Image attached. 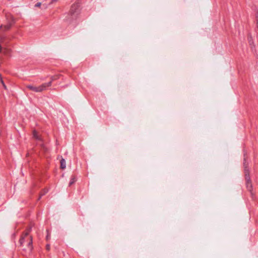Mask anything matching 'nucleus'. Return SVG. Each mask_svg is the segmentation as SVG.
Segmentation results:
<instances>
[{
    "label": "nucleus",
    "mask_w": 258,
    "mask_h": 258,
    "mask_svg": "<svg viewBox=\"0 0 258 258\" xmlns=\"http://www.w3.org/2000/svg\"><path fill=\"white\" fill-rule=\"evenodd\" d=\"M80 7L79 3H75L72 5L71 9L65 18L67 22L71 23L77 19L80 13Z\"/></svg>",
    "instance_id": "obj_1"
},
{
    "label": "nucleus",
    "mask_w": 258,
    "mask_h": 258,
    "mask_svg": "<svg viewBox=\"0 0 258 258\" xmlns=\"http://www.w3.org/2000/svg\"><path fill=\"white\" fill-rule=\"evenodd\" d=\"M243 166H244V168L245 179L246 180V188L248 189V190H249L252 194L251 191H252V186L251 182L250 180L249 172V170L248 168V163H246L245 158L244 159Z\"/></svg>",
    "instance_id": "obj_2"
},
{
    "label": "nucleus",
    "mask_w": 258,
    "mask_h": 258,
    "mask_svg": "<svg viewBox=\"0 0 258 258\" xmlns=\"http://www.w3.org/2000/svg\"><path fill=\"white\" fill-rule=\"evenodd\" d=\"M51 86V82H49L48 83H45L39 86L38 87H35L34 86L32 85H28L26 86V88L28 89L32 90L35 92H41L45 90L46 89Z\"/></svg>",
    "instance_id": "obj_3"
},
{
    "label": "nucleus",
    "mask_w": 258,
    "mask_h": 258,
    "mask_svg": "<svg viewBox=\"0 0 258 258\" xmlns=\"http://www.w3.org/2000/svg\"><path fill=\"white\" fill-rule=\"evenodd\" d=\"M31 227H29L26 232H25L21 236V238L19 240V243L21 246L23 245L25 241V239L28 236L29 232L31 230Z\"/></svg>",
    "instance_id": "obj_4"
},
{
    "label": "nucleus",
    "mask_w": 258,
    "mask_h": 258,
    "mask_svg": "<svg viewBox=\"0 0 258 258\" xmlns=\"http://www.w3.org/2000/svg\"><path fill=\"white\" fill-rule=\"evenodd\" d=\"M28 239L29 240L27 243V246L29 250L30 251H31L33 249V246H32V236H29Z\"/></svg>",
    "instance_id": "obj_5"
},
{
    "label": "nucleus",
    "mask_w": 258,
    "mask_h": 258,
    "mask_svg": "<svg viewBox=\"0 0 258 258\" xmlns=\"http://www.w3.org/2000/svg\"><path fill=\"white\" fill-rule=\"evenodd\" d=\"M33 137L37 140H41V137L38 135V133L35 130L33 131Z\"/></svg>",
    "instance_id": "obj_6"
},
{
    "label": "nucleus",
    "mask_w": 258,
    "mask_h": 258,
    "mask_svg": "<svg viewBox=\"0 0 258 258\" xmlns=\"http://www.w3.org/2000/svg\"><path fill=\"white\" fill-rule=\"evenodd\" d=\"M248 43H249V45L250 46H251V47H252V46L254 47V41L253 40V39H252L251 35H249L248 36Z\"/></svg>",
    "instance_id": "obj_7"
},
{
    "label": "nucleus",
    "mask_w": 258,
    "mask_h": 258,
    "mask_svg": "<svg viewBox=\"0 0 258 258\" xmlns=\"http://www.w3.org/2000/svg\"><path fill=\"white\" fill-rule=\"evenodd\" d=\"M60 168L62 169H64L66 167V161L63 158H61L60 161Z\"/></svg>",
    "instance_id": "obj_8"
},
{
    "label": "nucleus",
    "mask_w": 258,
    "mask_h": 258,
    "mask_svg": "<svg viewBox=\"0 0 258 258\" xmlns=\"http://www.w3.org/2000/svg\"><path fill=\"white\" fill-rule=\"evenodd\" d=\"M77 180V179L75 176H72L71 178V180L69 182V186L72 185L73 184H74Z\"/></svg>",
    "instance_id": "obj_9"
},
{
    "label": "nucleus",
    "mask_w": 258,
    "mask_h": 258,
    "mask_svg": "<svg viewBox=\"0 0 258 258\" xmlns=\"http://www.w3.org/2000/svg\"><path fill=\"white\" fill-rule=\"evenodd\" d=\"M48 191L47 189H43V191L41 193L40 196H39L38 200H40L41 197L46 194Z\"/></svg>",
    "instance_id": "obj_10"
},
{
    "label": "nucleus",
    "mask_w": 258,
    "mask_h": 258,
    "mask_svg": "<svg viewBox=\"0 0 258 258\" xmlns=\"http://www.w3.org/2000/svg\"><path fill=\"white\" fill-rule=\"evenodd\" d=\"M12 25L11 24H7V25H5L4 26V30L6 31L10 29Z\"/></svg>",
    "instance_id": "obj_11"
},
{
    "label": "nucleus",
    "mask_w": 258,
    "mask_h": 258,
    "mask_svg": "<svg viewBox=\"0 0 258 258\" xmlns=\"http://www.w3.org/2000/svg\"><path fill=\"white\" fill-rule=\"evenodd\" d=\"M57 78H58V76H52L51 77V81L50 82H51V83H52L53 81L57 79Z\"/></svg>",
    "instance_id": "obj_12"
},
{
    "label": "nucleus",
    "mask_w": 258,
    "mask_h": 258,
    "mask_svg": "<svg viewBox=\"0 0 258 258\" xmlns=\"http://www.w3.org/2000/svg\"><path fill=\"white\" fill-rule=\"evenodd\" d=\"M1 82L2 84L3 85L4 88H5V89H7V87H6V86L4 81H3V80H2Z\"/></svg>",
    "instance_id": "obj_13"
},
{
    "label": "nucleus",
    "mask_w": 258,
    "mask_h": 258,
    "mask_svg": "<svg viewBox=\"0 0 258 258\" xmlns=\"http://www.w3.org/2000/svg\"><path fill=\"white\" fill-rule=\"evenodd\" d=\"M41 3H37L35 5V7H39L41 6Z\"/></svg>",
    "instance_id": "obj_14"
},
{
    "label": "nucleus",
    "mask_w": 258,
    "mask_h": 258,
    "mask_svg": "<svg viewBox=\"0 0 258 258\" xmlns=\"http://www.w3.org/2000/svg\"><path fill=\"white\" fill-rule=\"evenodd\" d=\"M46 248L47 250H49L50 249V245L47 244L46 246Z\"/></svg>",
    "instance_id": "obj_15"
},
{
    "label": "nucleus",
    "mask_w": 258,
    "mask_h": 258,
    "mask_svg": "<svg viewBox=\"0 0 258 258\" xmlns=\"http://www.w3.org/2000/svg\"><path fill=\"white\" fill-rule=\"evenodd\" d=\"M50 238V234H49L48 233L47 234V236H46V239L47 240H48L49 238Z\"/></svg>",
    "instance_id": "obj_16"
},
{
    "label": "nucleus",
    "mask_w": 258,
    "mask_h": 258,
    "mask_svg": "<svg viewBox=\"0 0 258 258\" xmlns=\"http://www.w3.org/2000/svg\"><path fill=\"white\" fill-rule=\"evenodd\" d=\"M256 25H257V27L258 28V16H257V18H256Z\"/></svg>",
    "instance_id": "obj_17"
},
{
    "label": "nucleus",
    "mask_w": 258,
    "mask_h": 258,
    "mask_svg": "<svg viewBox=\"0 0 258 258\" xmlns=\"http://www.w3.org/2000/svg\"><path fill=\"white\" fill-rule=\"evenodd\" d=\"M2 80H3V78L2 77V75L0 74V81H1Z\"/></svg>",
    "instance_id": "obj_18"
},
{
    "label": "nucleus",
    "mask_w": 258,
    "mask_h": 258,
    "mask_svg": "<svg viewBox=\"0 0 258 258\" xmlns=\"http://www.w3.org/2000/svg\"><path fill=\"white\" fill-rule=\"evenodd\" d=\"M57 0H52V2H56Z\"/></svg>",
    "instance_id": "obj_19"
},
{
    "label": "nucleus",
    "mask_w": 258,
    "mask_h": 258,
    "mask_svg": "<svg viewBox=\"0 0 258 258\" xmlns=\"http://www.w3.org/2000/svg\"><path fill=\"white\" fill-rule=\"evenodd\" d=\"M3 26L2 25H1V26H0V29L2 28H3Z\"/></svg>",
    "instance_id": "obj_20"
}]
</instances>
